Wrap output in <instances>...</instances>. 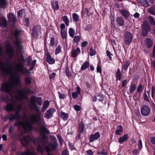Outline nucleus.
Segmentation results:
<instances>
[{"label":"nucleus","instance_id":"f257e3e1","mask_svg":"<svg viewBox=\"0 0 155 155\" xmlns=\"http://www.w3.org/2000/svg\"><path fill=\"white\" fill-rule=\"evenodd\" d=\"M0 68L1 71L5 75H10L11 79L9 81H6L2 84V90L8 93L10 97H2V99L6 103L4 109L7 111H12L17 106V110L20 111L22 108L21 104L17 105V101L26 98V92L18 89L21 87L19 78L11 65L9 64L7 60L0 61Z\"/></svg>","mask_w":155,"mask_h":155},{"label":"nucleus","instance_id":"f03ea898","mask_svg":"<svg viewBox=\"0 0 155 155\" xmlns=\"http://www.w3.org/2000/svg\"><path fill=\"white\" fill-rule=\"evenodd\" d=\"M40 115L33 114L31 115L29 119L26 116L22 118L24 122L17 121L15 124V125L17 126L18 129L20 127H22L26 132H29L31 130L32 127L31 124L35 122H38L41 120Z\"/></svg>","mask_w":155,"mask_h":155},{"label":"nucleus","instance_id":"7ed1b4c3","mask_svg":"<svg viewBox=\"0 0 155 155\" xmlns=\"http://www.w3.org/2000/svg\"><path fill=\"white\" fill-rule=\"evenodd\" d=\"M25 61V60L23 57L18 59V62L16 63L14 67L16 71L21 72L23 74L28 73V70L24 67Z\"/></svg>","mask_w":155,"mask_h":155},{"label":"nucleus","instance_id":"20e7f679","mask_svg":"<svg viewBox=\"0 0 155 155\" xmlns=\"http://www.w3.org/2000/svg\"><path fill=\"white\" fill-rule=\"evenodd\" d=\"M5 55L7 56L9 58H12L14 56L13 48L10 44L8 43L6 45V52L5 54L2 52V48L0 47V56L4 58Z\"/></svg>","mask_w":155,"mask_h":155},{"label":"nucleus","instance_id":"39448f33","mask_svg":"<svg viewBox=\"0 0 155 155\" xmlns=\"http://www.w3.org/2000/svg\"><path fill=\"white\" fill-rule=\"evenodd\" d=\"M40 130V137L41 138L40 140V142L44 147L47 142L46 137L45 134L46 133L48 134L49 131L45 127H41Z\"/></svg>","mask_w":155,"mask_h":155},{"label":"nucleus","instance_id":"423d86ee","mask_svg":"<svg viewBox=\"0 0 155 155\" xmlns=\"http://www.w3.org/2000/svg\"><path fill=\"white\" fill-rule=\"evenodd\" d=\"M37 98L35 97H32L31 98V101L28 105L31 108L36 111L39 110V108L38 107L36 104Z\"/></svg>","mask_w":155,"mask_h":155},{"label":"nucleus","instance_id":"0eeeda50","mask_svg":"<svg viewBox=\"0 0 155 155\" xmlns=\"http://www.w3.org/2000/svg\"><path fill=\"white\" fill-rule=\"evenodd\" d=\"M150 30L148 21L146 20L144 21L143 22L142 25V35L145 36H146Z\"/></svg>","mask_w":155,"mask_h":155},{"label":"nucleus","instance_id":"6e6552de","mask_svg":"<svg viewBox=\"0 0 155 155\" xmlns=\"http://www.w3.org/2000/svg\"><path fill=\"white\" fill-rule=\"evenodd\" d=\"M140 111L142 115L146 116L150 114V109L147 106L143 105L141 108Z\"/></svg>","mask_w":155,"mask_h":155},{"label":"nucleus","instance_id":"1a4fd4ad","mask_svg":"<svg viewBox=\"0 0 155 155\" xmlns=\"http://www.w3.org/2000/svg\"><path fill=\"white\" fill-rule=\"evenodd\" d=\"M41 27L39 25L35 26L33 29V35L35 38L37 37L41 33Z\"/></svg>","mask_w":155,"mask_h":155},{"label":"nucleus","instance_id":"9d476101","mask_svg":"<svg viewBox=\"0 0 155 155\" xmlns=\"http://www.w3.org/2000/svg\"><path fill=\"white\" fill-rule=\"evenodd\" d=\"M124 42L126 44H129L132 40L131 34L129 32H126L124 35Z\"/></svg>","mask_w":155,"mask_h":155},{"label":"nucleus","instance_id":"9b49d317","mask_svg":"<svg viewBox=\"0 0 155 155\" xmlns=\"http://www.w3.org/2000/svg\"><path fill=\"white\" fill-rule=\"evenodd\" d=\"M20 141L21 144L23 146H25L32 141V139L28 136H27L25 137L23 139H21Z\"/></svg>","mask_w":155,"mask_h":155},{"label":"nucleus","instance_id":"f8f14e48","mask_svg":"<svg viewBox=\"0 0 155 155\" xmlns=\"http://www.w3.org/2000/svg\"><path fill=\"white\" fill-rule=\"evenodd\" d=\"M55 110L54 108H51L47 110L45 113V117L47 118H50L52 116L53 114L55 112Z\"/></svg>","mask_w":155,"mask_h":155},{"label":"nucleus","instance_id":"ddd939ff","mask_svg":"<svg viewBox=\"0 0 155 155\" xmlns=\"http://www.w3.org/2000/svg\"><path fill=\"white\" fill-rule=\"evenodd\" d=\"M80 53L81 51L80 48L77 47L76 49L72 50L71 53V56L73 58L76 57Z\"/></svg>","mask_w":155,"mask_h":155},{"label":"nucleus","instance_id":"4468645a","mask_svg":"<svg viewBox=\"0 0 155 155\" xmlns=\"http://www.w3.org/2000/svg\"><path fill=\"white\" fill-rule=\"evenodd\" d=\"M100 137V135L99 132H96L95 134L91 135L89 139L90 142H92L94 140L97 139Z\"/></svg>","mask_w":155,"mask_h":155},{"label":"nucleus","instance_id":"2eb2a0df","mask_svg":"<svg viewBox=\"0 0 155 155\" xmlns=\"http://www.w3.org/2000/svg\"><path fill=\"white\" fill-rule=\"evenodd\" d=\"M46 59L47 62L50 64H54L55 62V60L53 58H52L51 55L47 53L46 54Z\"/></svg>","mask_w":155,"mask_h":155},{"label":"nucleus","instance_id":"dca6fc26","mask_svg":"<svg viewBox=\"0 0 155 155\" xmlns=\"http://www.w3.org/2000/svg\"><path fill=\"white\" fill-rule=\"evenodd\" d=\"M153 44V42L150 38H147L145 41V46L147 48H150Z\"/></svg>","mask_w":155,"mask_h":155},{"label":"nucleus","instance_id":"f3484780","mask_svg":"<svg viewBox=\"0 0 155 155\" xmlns=\"http://www.w3.org/2000/svg\"><path fill=\"white\" fill-rule=\"evenodd\" d=\"M128 138V135L125 134L122 137H120L118 139V142L120 143H122L124 141H126Z\"/></svg>","mask_w":155,"mask_h":155},{"label":"nucleus","instance_id":"a211bd4d","mask_svg":"<svg viewBox=\"0 0 155 155\" xmlns=\"http://www.w3.org/2000/svg\"><path fill=\"white\" fill-rule=\"evenodd\" d=\"M150 91L147 90V92H146L144 95L143 98L144 100L146 102V104H148V103H150V101L148 98V96L150 97Z\"/></svg>","mask_w":155,"mask_h":155},{"label":"nucleus","instance_id":"6ab92c4d","mask_svg":"<svg viewBox=\"0 0 155 155\" xmlns=\"http://www.w3.org/2000/svg\"><path fill=\"white\" fill-rule=\"evenodd\" d=\"M81 92L80 88L79 87H77V91L72 93V96L73 98H76Z\"/></svg>","mask_w":155,"mask_h":155},{"label":"nucleus","instance_id":"aec40b11","mask_svg":"<svg viewBox=\"0 0 155 155\" xmlns=\"http://www.w3.org/2000/svg\"><path fill=\"white\" fill-rule=\"evenodd\" d=\"M123 127L121 126H118L117 128V129L115 131V133L117 135H120L123 134Z\"/></svg>","mask_w":155,"mask_h":155},{"label":"nucleus","instance_id":"412c9836","mask_svg":"<svg viewBox=\"0 0 155 155\" xmlns=\"http://www.w3.org/2000/svg\"><path fill=\"white\" fill-rule=\"evenodd\" d=\"M137 1L143 6L147 7L149 6L147 0H137Z\"/></svg>","mask_w":155,"mask_h":155},{"label":"nucleus","instance_id":"4be33fe9","mask_svg":"<svg viewBox=\"0 0 155 155\" xmlns=\"http://www.w3.org/2000/svg\"><path fill=\"white\" fill-rule=\"evenodd\" d=\"M117 23L120 26H123L124 24L123 19L121 17H118L117 18Z\"/></svg>","mask_w":155,"mask_h":155},{"label":"nucleus","instance_id":"5701e85b","mask_svg":"<svg viewBox=\"0 0 155 155\" xmlns=\"http://www.w3.org/2000/svg\"><path fill=\"white\" fill-rule=\"evenodd\" d=\"M136 87L137 86L136 84H131L129 88L130 92L131 94L133 93L136 89Z\"/></svg>","mask_w":155,"mask_h":155},{"label":"nucleus","instance_id":"b1692460","mask_svg":"<svg viewBox=\"0 0 155 155\" xmlns=\"http://www.w3.org/2000/svg\"><path fill=\"white\" fill-rule=\"evenodd\" d=\"M120 12L122 15L126 18H128L129 16V12L126 10L122 9L120 10Z\"/></svg>","mask_w":155,"mask_h":155},{"label":"nucleus","instance_id":"393cba45","mask_svg":"<svg viewBox=\"0 0 155 155\" xmlns=\"http://www.w3.org/2000/svg\"><path fill=\"white\" fill-rule=\"evenodd\" d=\"M68 33L71 37L72 38L74 37L75 34L74 29L72 28H69V29Z\"/></svg>","mask_w":155,"mask_h":155},{"label":"nucleus","instance_id":"a878e982","mask_svg":"<svg viewBox=\"0 0 155 155\" xmlns=\"http://www.w3.org/2000/svg\"><path fill=\"white\" fill-rule=\"evenodd\" d=\"M67 31L66 30L61 31V35L63 39H66L67 38Z\"/></svg>","mask_w":155,"mask_h":155},{"label":"nucleus","instance_id":"bb28decb","mask_svg":"<svg viewBox=\"0 0 155 155\" xmlns=\"http://www.w3.org/2000/svg\"><path fill=\"white\" fill-rule=\"evenodd\" d=\"M7 23L6 20L5 18L3 17L0 20V26L5 27Z\"/></svg>","mask_w":155,"mask_h":155},{"label":"nucleus","instance_id":"cd10ccee","mask_svg":"<svg viewBox=\"0 0 155 155\" xmlns=\"http://www.w3.org/2000/svg\"><path fill=\"white\" fill-rule=\"evenodd\" d=\"M51 5L53 6V9L55 10H57L59 8V5L58 2L57 1H55L51 3Z\"/></svg>","mask_w":155,"mask_h":155},{"label":"nucleus","instance_id":"c85d7f7f","mask_svg":"<svg viewBox=\"0 0 155 155\" xmlns=\"http://www.w3.org/2000/svg\"><path fill=\"white\" fill-rule=\"evenodd\" d=\"M62 19L63 21L65 23L67 26L69 25V19L67 16H64L62 17Z\"/></svg>","mask_w":155,"mask_h":155},{"label":"nucleus","instance_id":"c756f323","mask_svg":"<svg viewBox=\"0 0 155 155\" xmlns=\"http://www.w3.org/2000/svg\"><path fill=\"white\" fill-rule=\"evenodd\" d=\"M49 105V102L48 100H46L45 101L43 104V107L42 109V110L45 111L47 109Z\"/></svg>","mask_w":155,"mask_h":155},{"label":"nucleus","instance_id":"7c9ffc66","mask_svg":"<svg viewBox=\"0 0 155 155\" xmlns=\"http://www.w3.org/2000/svg\"><path fill=\"white\" fill-rule=\"evenodd\" d=\"M89 66V62L87 61H86L82 65L81 68V69L82 70H84V69L87 68Z\"/></svg>","mask_w":155,"mask_h":155},{"label":"nucleus","instance_id":"2f4dec72","mask_svg":"<svg viewBox=\"0 0 155 155\" xmlns=\"http://www.w3.org/2000/svg\"><path fill=\"white\" fill-rule=\"evenodd\" d=\"M8 18L10 21H15V18L14 15L12 13H9L8 15Z\"/></svg>","mask_w":155,"mask_h":155},{"label":"nucleus","instance_id":"473e14b6","mask_svg":"<svg viewBox=\"0 0 155 155\" xmlns=\"http://www.w3.org/2000/svg\"><path fill=\"white\" fill-rule=\"evenodd\" d=\"M14 45L18 47L20 50H21L22 48V47L21 45V42L18 39H16V42L14 43Z\"/></svg>","mask_w":155,"mask_h":155},{"label":"nucleus","instance_id":"72a5a7b5","mask_svg":"<svg viewBox=\"0 0 155 155\" xmlns=\"http://www.w3.org/2000/svg\"><path fill=\"white\" fill-rule=\"evenodd\" d=\"M116 74L117 78L120 81L121 79V75L120 69H117V71L116 72Z\"/></svg>","mask_w":155,"mask_h":155},{"label":"nucleus","instance_id":"f704fd0d","mask_svg":"<svg viewBox=\"0 0 155 155\" xmlns=\"http://www.w3.org/2000/svg\"><path fill=\"white\" fill-rule=\"evenodd\" d=\"M72 17L73 20L75 22H77L79 20V16L76 13H74L72 14Z\"/></svg>","mask_w":155,"mask_h":155},{"label":"nucleus","instance_id":"c9c22d12","mask_svg":"<svg viewBox=\"0 0 155 155\" xmlns=\"http://www.w3.org/2000/svg\"><path fill=\"white\" fill-rule=\"evenodd\" d=\"M34 152L32 151H31L28 150L27 151L21 153V155H34Z\"/></svg>","mask_w":155,"mask_h":155},{"label":"nucleus","instance_id":"e433bc0d","mask_svg":"<svg viewBox=\"0 0 155 155\" xmlns=\"http://www.w3.org/2000/svg\"><path fill=\"white\" fill-rule=\"evenodd\" d=\"M97 97L99 101L101 102L103 101L104 96L102 94L100 93L98 94L97 95Z\"/></svg>","mask_w":155,"mask_h":155},{"label":"nucleus","instance_id":"4c0bfd02","mask_svg":"<svg viewBox=\"0 0 155 155\" xmlns=\"http://www.w3.org/2000/svg\"><path fill=\"white\" fill-rule=\"evenodd\" d=\"M61 117L64 120H66L68 118V115L63 112H61Z\"/></svg>","mask_w":155,"mask_h":155},{"label":"nucleus","instance_id":"58836bf2","mask_svg":"<svg viewBox=\"0 0 155 155\" xmlns=\"http://www.w3.org/2000/svg\"><path fill=\"white\" fill-rule=\"evenodd\" d=\"M7 5L5 0H0V6L2 8H5Z\"/></svg>","mask_w":155,"mask_h":155},{"label":"nucleus","instance_id":"ea45409f","mask_svg":"<svg viewBox=\"0 0 155 155\" xmlns=\"http://www.w3.org/2000/svg\"><path fill=\"white\" fill-rule=\"evenodd\" d=\"M96 53V51L92 48L91 47L89 50V54L91 56L95 55Z\"/></svg>","mask_w":155,"mask_h":155},{"label":"nucleus","instance_id":"a19ab883","mask_svg":"<svg viewBox=\"0 0 155 155\" xmlns=\"http://www.w3.org/2000/svg\"><path fill=\"white\" fill-rule=\"evenodd\" d=\"M148 12L152 15H154L155 14V8L151 7L148 9Z\"/></svg>","mask_w":155,"mask_h":155},{"label":"nucleus","instance_id":"79ce46f5","mask_svg":"<svg viewBox=\"0 0 155 155\" xmlns=\"http://www.w3.org/2000/svg\"><path fill=\"white\" fill-rule=\"evenodd\" d=\"M130 65L129 62L128 61H126L123 67V69L124 70H126L128 68V66Z\"/></svg>","mask_w":155,"mask_h":155},{"label":"nucleus","instance_id":"37998d69","mask_svg":"<svg viewBox=\"0 0 155 155\" xmlns=\"http://www.w3.org/2000/svg\"><path fill=\"white\" fill-rule=\"evenodd\" d=\"M25 81L26 84H30L31 82V78L28 77L25 78Z\"/></svg>","mask_w":155,"mask_h":155},{"label":"nucleus","instance_id":"c03bdc74","mask_svg":"<svg viewBox=\"0 0 155 155\" xmlns=\"http://www.w3.org/2000/svg\"><path fill=\"white\" fill-rule=\"evenodd\" d=\"M155 93V88L153 86H152L151 88V95L153 98H154V94Z\"/></svg>","mask_w":155,"mask_h":155},{"label":"nucleus","instance_id":"a18cd8bd","mask_svg":"<svg viewBox=\"0 0 155 155\" xmlns=\"http://www.w3.org/2000/svg\"><path fill=\"white\" fill-rule=\"evenodd\" d=\"M37 148L38 150V152L42 153L44 151L43 148L41 146L40 144L38 146Z\"/></svg>","mask_w":155,"mask_h":155},{"label":"nucleus","instance_id":"49530a36","mask_svg":"<svg viewBox=\"0 0 155 155\" xmlns=\"http://www.w3.org/2000/svg\"><path fill=\"white\" fill-rule=\"evenodd\" d=\"M148 20L151 24H153L154 25H155V22L154 19L152 17L149 16L148 17Z\"/></svg>","mask_w":155,"mask_h":155},{"label":"nucleus","instance_id":"de8ad7c7","mask_svg":"<svg viewBox=\"0 0 155 155\" xmlns=\"http://www.w3.org/2000/svg\"><path fill=\"white\" fill-rule=\"evenodd\" d=\"M84 125L82 123H80L79 124V131L80 133H81L83 132L84 131Z\"/></svg>","mask_w":155,"mask_h":155},{"label":"nucleus","instance_id":"09e8293b","mask_svg":"<svg viewBox=\"0 0 155 155\" xmlns=\"http://www.w3.org/2000/svg\"><path fill=\"white\" fill-rule=\"evenodd\" d=\"M49 147L51 148L52 149H54L56 148L57 147V144L56 143H50L49 145Z\"/></svg>","mask_w":155,"mask_h":155},{"label":"nucleus","instance_id":"8fccbe9b","mask_svg":"<svg viewBox=\"0 0 155 155\" xmlns=\"http://www.w3.org/2000/svg\"><path fill=\"white\" fill-rule=\"evenodd\" d=\"M80 40V38L79 36H75L74 39V41L75 43L78 42Z\"/></svg>","mask_w":155,"mask_h":155},{"label":"nucleus","instance_id":"3c124183","mask_svg":"<svg viewBox=\"0 0 155 155\" xmlns=\"http://www.w3.org/2000/svg\"><path fill=\"white\" fill-rule=\"evenodd\" d=\"M24 24L26 26H28L29 24V19L28 18H26L24 20Z\"/></svg>","mask_w":155,"mask_h":155},{"label":"nucleus","instance_id":"603ef678","mask_svg":"<svg viewBox=\"0 0 155 155\" xmlns=\"http://www.w3.org/2000/svg\"><path fill=\"white\" fill-rule=\"evenodd\" d=\"M20 118V116L18 113H16L13 117V119H14L16 120L19 119Z\"/></svg>","mask_w":155,"mask_h":155},{"label":"nucleus","instance_id":"864d4df0","mask_svg":"<svg viewBox=\"0 0 155 155\" xmlns=\"http://www.w3.org/2000/svg\"><path fill=\"white\" fill-rule=\"evenodd\" d=\"M61 51V47L60 46H58L55 50V54H57L59 53Z\"/></svg>","mask_w":155,"mask_h":155},{"label":"nucleus","instance_id":"5fc2aeb1","mask_svg":"<svg viewBox=\"0 0 155 155\" xmlns=\"http://www.w3.org/2000/svg\"><path fill=\"white\" fill-rule=\"evenodd\" d=\"M97 72L101 73V66L99 64L97 65Z\"/></svg>","mask_w":155,"mask_h":155},{"label":"nucleus","instance_id":"6e6d98bb","mask_svg":"<svg viewBox=\"0 0 155 155\" xmlns=\"http://www.w3.org/2000/svg\"><path fill=\"white\" fill-rule=\"evenodd\" d=\"M54 38L52 37V38H51V40L50 42V44H49L50 46H53L54 45Z\"/></svg>","mask_w":155,"mask_h":155},{"label":"nucleus","instance_id":"4d7b16f0","mask_svg":"<svg viewBox=\"0 0 155 155\" xmlns=\"http://www.w3.org/2000/svg\"><path fill=\"white\" fill-rule=\"evenodd\" d=\"M142 89V86L141 84H139L137 88V91L138 93H140Z\"/></svg>","mask_w":155,"mask_h":155},{"label":"nucleus","instance_id":"13d9d810","mask_svg":"<svg viewBox=\"0 0 155 155\" xmlns=\"http://www.w3.org/2000/svg\"><path fill=\"white\" fill-rule=\"evenodd\" d=\"M74 108L76 111H80L81 107L79 105H75L74 106Z\"/></svg>","mask_w":155,"mask_h":155},{"label":"nucleus","instance_id":"bf43d9fd","mask_svg":"<svg viewBox=\"0 0 155 155\" xmlns=\"http://www.w3.org/2000/svg\"><path fill=\"white\" fill-rule=\"evenodd\" d=\"M127 83V80L126 79L124 80L122 82L121 84V86L123 87H124Z\"/></svg>","mask_w":155,"mask_h":155},{"label":"nucleus","instance_id":"052dcab7","mask_svg":"<svg viewBox=\"0 0 155 155\" xmlns=\"http://www.w3.org/2000/svg\"><path fill=\"white\" fill-rule=\"evenodd\" d=\"M138 148L139 149H141L142 147V144L141 140H140L138 141Z\"/></svg>","mask_w":155,"mask_h":155},{"label":"nucleus","instance_id":"680f3d73","mask_svg":"<svg viewBox=\"0 0 155 155\" xmlns=\"http://www.w3.org/2000/svg\"><path fill=\"white\" fill-rule=\"evenodd\" d=\"M65 27V26L64 24H61L60 25V28L61 29V31H62V30H65V29H64Z\"/></svg>","mask_w":155,"mask_h":155},{"label":"nucleus","instance_id":"e2e57ef3","mask_svg":"<svg viewBox=\"0 0 155 155\" xmlns=\"http://www.w3.org/2000/svg\"><path fill=\"white\" fill-rule=\"evenodd\" d=\"M87 43L88 42L87 41H84L81 43V46L82 47H84Z\"/></svg>","mask_w":155,"mask_h":155},{"label":"nucleus","instance_id":"0e129e2a","mask_svg":"<svg viewBox=\"0 0 155 155\" xmlns=\"http://www.w3.org/2000/svg\"><path fill=\"white\" fill-rule=\"evenodd\" d=\"M38 102V104L40 105H41L42 104V98L41 97H39L38 99H37Z\"/></svg>","mask_w":155,"mask_h":155},{"label":"nucleus","instance_id":"69168bd1","mask_svg":"<svg viewBox=\"0 0 155 155\" xmlns=\"http://www.w3.org/2000/svg\"><path fill=\"white\" fill-rule=\"evenodd\" d=\"M150 140L151 143L154 144H155V137H152L151 138Z\"/></svg>","mask_w":155,"mask_h":155},{"label":"nucleus","instance_id":"338daca9","mask_svg":"<svg viewBox=\"0 0 155 155\" xmlns=\"http://www.w3.org/2000/svg\"><path fill=\"white\" fill-rule=\"evenodd\" d=\"M17 14L18 17H21L22 15V11L21 10L18 11L17 12Z\"/></svg>","mask_w":155,"mask_h":155},{"label":"nucleus","instance_id":"774afa93","mask_svg":"<svg viewBox=\"0 0 155 155\" xmlns=\"http://www.w3.org/2000/svg\"><path fill=\"white\" fill-rule=\"evenodd\" d=\"M86 152L89 155H92L93 154V152L91 150H89L87 151Z\"/></svg>","mask_w":155,"mask_h":155}]
</instances>
